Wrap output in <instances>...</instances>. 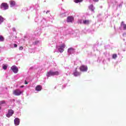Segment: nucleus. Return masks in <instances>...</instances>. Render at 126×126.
I'll use <instances>...</instances> for the list:
<instances>
[{
	"label": "nucleus",
	"instance_id": "obj_23",
	"mask_svg": "<svg viewBox=\"0 0 126 126\" xmlns=\"http://www.w3.org/2000/svg\"><path fill=\"white\" fill-rule=\"evenodd\" d=\"M74 2L76 3H78V2H79V0H75Z\"/></svg>",
	"mask_w": 126,
	"mask_h": 126
},
{
	"label": "nucleus",
	"instance_id": "obj_16",
	"mask_svg": "<svg viewBox=\"0 0 126 126\" xmlns=\"http://www.w3.org/2000/svg\"><path fill=\"white\" fill-rule=\"evenodd\" d=\"M2 22H3V18L1 16H0V24H1Z\"/></svg>",
	"mask_w": 126,
	"mask_h": 126
},
{
	"label": "nucleus",
	"instance_id": "obj_5",
	"mask_svg": "<svg viewBox=\"0 0 126 126\" xmlns=\"http://www.w3.org/2000/svg\"><path fill=\"white\" fill-rule=\"evenodd\" d=\"M65 47V44H63L62 45H61L59 47V48L58 49L59 52H60V53H63V51H64V49Z\"/></svg>",
	"mask_w": 126,
	"mask_h": 126
},
{
	"label": "nucleus",
	"instance_id": "obj_18",
	"mask_svg": "<svg viewBox=\"0 0 126 126\" xmlns=\"http://www.w3.org/2000/svg\"><path fill=\"white\" fill-rule=\"evenodd\" d=\"M2 68L3 69H4V70L7 69V66H6V65H4L2 66Z\"/></svg>",
	"mask_w": 126,
	"mask_h": 126
},
{
	"label": "nucleus",
	"instance_id": "obj_19",
	"mask_svg": "<svg viewBox=\"0 0 126 126\" xmlns=\"http://www.w3.org/2000/svg\"><path fill=\"white\" fill-rule=\"evenodd\" d=\"M74 75L75 76H77L78 75V72H76V71H75V72H74Z\"/></svg>",
	"mask_w": 126,
	"mask_h": 126
},
{
	"label": "nucleus",
	"instance_id": "obj_26",
	"mask_svg": "<svg viewBox=\"0 0 126 126\" xmlns=\"http://www.w3.org/2000/svg\"><path fill=\"white\" fill-rule=\"evenodd\" d=\"M93 1L95 2H98V1H99V0H93Z\"/></svg>",
	"mask_w": 126,
	"mask_h": 126
},
{
	"label": "nucleus",
	"instance_id": "obj_28",
	"mask_svg": "<svg viewBox=\"0 0 126 126\" xmlns=\"http://www.w3.org/2000/svg\"><path fill=\"white\" fill-rule=\"evenodd\" d=\"M49 12H50V11H47L46 12V14H48V13H49Z\"/></svg>",
	"mask_w": 126,
	"mask_h": 126
},
{
	"label": "nucleus",
	"instance_id": "obj_6",
	"mask_svg": "<svg viewBox=\"0 0 126 126\" xmlns=\"http://www.w3.org/2000/svg\"><path fill=\"white\" fill-rule=\"evenodd\" d=\"M11 69L12 70L14 73H17V72H18V68H17L15 65H13L11 67Z\"/></svg>",
	"mask_w": 126,
	"mask_h": 126
},
{
	"label": "nucleus",
	"instance_id": "obj_14",
	"mask_svg": "<svg viewBox=\"0 0 126 126\" xmlns=\"http://www.w3.org/2000/svg\"><path fill=\"white\" fill-rule=\"evenodd\" d=\"M121 26L123 28L124 30H126V24L124 22H121Z\"/></svg>",
	"mask_w": 126,
	"mask_h": 126
},
{
	"label": "nucleus",
	"instance_id": "obj_3",
	"mask_svg": "<svg viewBox=\"0 0 126 126\" xmlns=\"http://www.w3.org/2000/svg\"><path fill=\"white\" fill-rule=\"evenodd\" d=\"M1 9H4L5 10L6 9H8V4L6 3H2L0 5Z\"/></svg>",
	"mask_w": 126,
	"mask_h": 126
},
{
	"label": "nucleus",
	"instance_id": "obj_2",
	"mask_svg": "<svg viewBox=\"0 0 126 126\" xmlns=\"http://www.w3.org/2000/svg\"><path fill=\"white\" fill-rule=\"evenodd\" d=\"M13 94L16 96H19L22 94V92H21L19 89H16L13 91Z\"/></svg>",
	"mask_w": 126,
	"mask_h": 126
},
{
	"label": "nucleus",
	"instance_id": "obj_22",
	"mask_svg": "<svg viewBox=\"0 0 126 126\" xmlns=\"http://www.w3.org/2000/svg\"><path fill=\"white\" fill-rule=\"evenodd\" d=\"M19 50H20V51H22V50H23V47L21 46L19 47Z\"/></svg>",
	"mask_w": 126,
	"mask_h": 126
},
{
	"label": "nucleus",
	"instance_id": "obj_21",
	"mask_svg": "<svg viewBox=\"0 0 126 126\" xmlns=\"http://www.w3.org/2000/svg\"><path fill=\"white\" fill-rule=\"evenodd\" d=\"M0 103L1 104H5V101L2 100V101H0Z\"/></svg>",
	"mask_w": 126,
	"mask_h": 126
},
{
	"label": "nucleus",
	"instance_id": "obj_30",
	"mask_svg": "<svg viewBox=\"0 0 126 126\" xmlns=\"http://www.w3.org/2000/svg\"><path fill=\"white\" fill-rule=\"evenodd\" d=\"M83 0H79V2H81Z\"/></svg>",
	"mask_w": 126,
	"mask_h": 126
},
{
	"label": "nucleus",
	"instance_id": "obj_31",
	"mask_svg": "<svg viewBox=\"0 0 126 126\" xmlns=\"http://www.w3.org/2000/svg\"><path fill=\"white\" fill-rule=\"evenodd\" d=\"M0 109H1V107H0Z\"/></svg>",
	"mask_w": 126,
	"mask_h": 126
},
{
	"label": "nucleus",
	"instance_id": "obj_9",
	"mask_svg": "<svg viewBox=\"0 0 126 126\" xmlns=\"http://www.w3.org/2000/svg\"><path fill=\"white\" fill-rule=\"evenodd\" d=\"M14 125L16 126H19V124H20V121L18 118H16L14 120Z\"/></svg>",
	"mask_w": 126,
	"mask_h": 126
},
{
	"label": "nucleus",
	"instance_id": "obj_11",
	"mask_svg": "<svg viewBox=\"0 0 126 126\" xmlns=\"http://www.w3.org/2000/svg\"><path fill=\"white\" fill-rule=\"evenodd\" d=\"M36 91H41L42 90V86L37 85L35 88Z\"/></svg>",
	"mask_w": 126,
	"mask_h": 126
},
{
	"label": "nucleus",
	"instance_id": "obj_20",
	"mask_svg": "<svg viewBox=\"0 0 126 126\" xmlns=\"http://www.w3.org/2000/svg\"><path fill=\"white\" fill-rule=\"evenodd\" d=\"M112 57H113V59H116L117 57H118V56L117 55V54H113Z\"/></svg>",
	"mask_w": 126,
	"mask_h": 126
},
{
	"label": "nucleus",
	"instance_id": "obj_4",
	"mask_svg": "<svg viewBox=\"0 0 126 126\" xmlns=\"http://www.w3.org/2000/svg\"><path fill=\"white\" fill-rule=\"evenodd\" d=\"M13 114H14V111L12 109H9L8 113L6 114L7 118H10Z\"/></svg>",
	"mask_w": 126,
	"mask_h": 126
},
{
	"label": "nucleus",
	"instance_id": "obj_7",
	"mask_svg": "<svg viewBox=\"0 0 126 126\" xmlns=\"http://www.w3.org/2000/svg\"><path fill=\"white\" fill-rule=\"evenodd\" d=\"M88 69V67H87V66H85L84 65L81 66L80 68V70H81V71H87Z\"/></svg>",
	"mask_w": 126,
	"mask_h": 126
},
{
	"label": "nucleus",
	"instance_id": "obj_25",
	"mask_svg": "<svg viewBox=\"0 0 126 126\" xmlns=\"http://www.w3.org/2000/svg\"><path fill=\"white\" fill-rule=\"evenodd\" d=\"M14 47H15V48H17V44H14Z\"/></svg>",
	"mask_w": 126,
	"mask_h": 126
},
{
	"label": "nucleus",
	"instance_id": "obj_8",
	"mask_svg": "<svg viewBox=\"0 0 126 126\" xmlns=\"http://www.w3.org/2000/svg\"><path fill=\"white\" fill-rule=\"evenodd\" d=\"M73 20H74V18L72 16H68L67 18V22L68 23H72Z\"/></svg>",
	"mask_w": 126,
	"mask_h": 126
},
{
	"label": "nucleus",
	"instance_id": "obj_15",
	"mask_svg": "<svg viewBox=\"0 0 126 126\" xmlns=\"http://www.w3.org/2000/svg\"><path fill=\"white\" fill-rule=\"evenodd\" d=\"M4 41V37L2 35H0V42H3Z\"/></svg>",
	"mask_w": 126,
	"mask_h": 126
},
{
	"label": "nucleus",
	"instance_id": "obj_17",
	"mask_svg": "<svg viewBox=\"0 0 126 126\" xmlns=\"http://www.w3.org/2000/svg\"><path fill=\"white\" fill-rule=\"evenodd\" d=\"M89 9H91L92 11H94V8H93V5L92 4L90 6Z\"/></svg>",
	"mask_w": 126,
	"mask_h": 126
},
{
	"label": "nucleus",
	"instance_id": "obj_12",
	"mask_svg": "<svg viewBox=\"0 0 126 126\" xmlns=\"http://www.w3.org/2000/svg\"><path fill=\"white\" fill-rule=\"evenodd\" d=\"M83 23L85 25H88L90 24V21L89 20H85L83 21Z\"/></svg>",
	"mask_w": 126,
	"mask_h": 126
},
{
	"label": "nucleus",
	"instance_id": "obj_13",
	"mask_svg": "<svg viewBox=\"0 0 126 126\" xmlns=\"http://www.w3.org/2000/svg\"><path fill=\"white\" fill-rule=\"evenodd\" d=\"M9 3H10V6H12V7L14 6L16 4V3L14 1V0H12L9 1Z\"/></svg>",
	"mask_w": 126,
	"mask_h": 126
},
{
	"label": "nucleus",
	"instance_id": "obj_29",
	"mask_svg": "<svg viewBox=\"0 0 126 126\" xmlns=\"http://www.w3.org/2000/svg\"><path fill=\"white\" fill-rule=\"evenodd\" d=\"M23 87H24V86H21L20 87L21 88H23Z\"/></svg>",
	"mask_w": 126,
	"mask_h": 126
},
{
	"label": "nucleus",
	"instance_id": "obj_27",
	"mask_svg": "<svg viewBox=\"0 0 126 126\" xmlns=\"http://www.w3.org/2000/svg\"><path fill=\"white\" fill-rule=\"evenodd\" d=\"M25 84H28V82H27V81H25Z\"/></svg>",
	"mask_w": 126,
	"mask_h": 126
},
{
	"label": "nucleus",
	"instance_id": "obj_1",
	"mask_svg": "<svg viewBox=\"0 0 126 126\" xmlns=\"http://www.w3.org/2000/svg\"><path fill=\"white\" fill-rule=\"evenodd\" d=\"M59 74H60V73L58 71L54 72L52 70H50L49 72H48L47 73L46 75H47V76H48V77H50V76H54L55 75H59Z\"/></svg>",
	"mask_w": 126,
	"mask_h": 126
},
{
	"label": "nucleus",
	"instance_id": "obj_10",
	"mask_svg": "<svg viewBox=\"0 0 126 126\" xmlns=\"http://www.w3.org/2000/svg\"><path fill=\"white\" fill-rule=\"evenodd\" d=\"M67 52L69 54H73L74 53V48H68Z\"/></svg>",
	"mask_w": 126,
	"mask_h": 126
},
{
	"label": "nucleus",
	"instance_id": "obj_24",
	"mask_svg": "<svg viewBox=\"0 0 126 126\" xmlns=\"http://www.w3.org/2000/svg\"><path fill=\"white\" fill-rule=\"evenodd\" d=\"M38 43H39V41H35V42H34L35 45L38 44Z\"/></svg>",
	"mask_w": 126,
	"mask_h": 126
}]
</instances>
